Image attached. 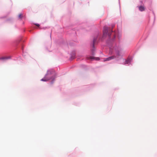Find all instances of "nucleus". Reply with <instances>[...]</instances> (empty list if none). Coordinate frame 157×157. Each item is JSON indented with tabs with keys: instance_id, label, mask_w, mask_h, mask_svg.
I'll return each instance as SVG.
<instances>
[{
	"instance_id": "9d476101",
	"label": "nucleus",
	"mask_w": 157,
	"mask_h": 157,
	"mask_svg": "<svg viewBox=\"0 0 157 157\" xmlns=\"http://www.w3.org/2000/svg\"><path fill=\"white\" fill-rule=\"evenodd\" d=\"M36 25V26H38V27H39V26H40V25L39 24H35Z\"/></svg>"
},
{
	"instance_id": "f257e3e1",
	"label": "nucleus",
	"mask_w": 157,
	"mask_h": 157,
	"mask_svg": "<svg viewBox=\"0 0 157 157\" xmlns=\"http://www.w3.org/2000/svg\"><path fill=\"white\" fill-rule=\"evenodd\" d=\"M55 78L54 73L50 71H48L45 77L41 79V81H47L51 79H54Z\"/></svg>"
},
{
	"instance_id": "20e7f679",
	"label": "nucleus",
	"mask_w": 157,
	"mask_h": 157,
	"mask_svg": "<svg viewBox=\"0 0 157 157\" xmlns=\"http://www.w3.org/2000/svg\"><path fill=\"white\" fill-rule=\"evenodd\" d=\"M115 56H116V58H119L121 56V52L118 50H115Z\"/></svg>"
},
{
	"instance_id": "7ed1b4c3",
	"label": "nucleus",
	"mask_w": 157,
	"mask_h": 157,
	"mask_svg": "<svg viewBox=\"0 0 157 157\" xmlns=\"http://www.w3.org/2000/svg\"><path fill=\"white\" fill-rule=\"evenodd\" d=\"M116 58V56H110L109 57L104 59L103 61L104 62L108 61L110 60L111 59H113Z\"/></svg>"
},
{
	"instance_id": "1a4fd4ad",
	"label": "nucleus",
	"mask_w": 157,
	"mask_h": 157,
	"mask_svg": "<svg viewBox=\"0 0 157 157\" xmlns=\"http://www.w3.org/2000/svg\"><path fill=\"white\" fill-rule=\"evenodd\" d=\"M18 17L20 18H21L22 17V15L21 14H20L18 15Z\"/></svg>"
},
{
	"instance_id": "f03ea898",
	"label": "nucleus",
	"mask_w": 157,
	"mask_h": 157,
	"mask_svg": "<svg viewBox=\"0 0 157 157\" xmlns=\"http://www.w3.org/2000/svg\"><path fill=\"white\" fill-rule=\"evenodd\" d=\"M112 32V31H110V30L109 29L108 27L105 26L103 30V34L104 36H106L108 35L109 36L111 35L110 33Z\"/></svg>"
},
{
	"instance_id": "0eeeda50",
	"label": "nucleus",
	"mask_w": 157,
	"mask_h": 157,
	"mask_svg": "<svg viewBox=\"0 0 157 157\" xmlns=\"http://www.w3.org/2000/svg\"><path fill=\"white\" fill-rule=\"evenodd\" d=\"M139 10L141 11H142L145 10V8L144 6H140L139 7Z\"/></svg>"
},
{
	"instance_id": "39448f33",
	"label": "nucleus",
	"mask_w": 157,
	"mask_h": 157,
	"mask_svg": "<svg viewBox=\"0 0 157 157\" xmlns=\"http://www.w3.org/2000/svg\"><path fill=\"white\" fill-rule=\"evenodd\" d=\"M96 38H94V40H93V49H92L91 50V52H92V55H94V50H95V49H94V44L95 43V42H96Z\"/></svg>"
},
{
	"instance_id": "6e6552de",
	"label": "nucleus",
	"mask_w": 157,
	"mask_h": 157,
	"mask_svg": "<svg viewBox=\"0 0 157 157\" xmlns=\"http://www.w3.org/2000/svg\"><path fill=\"white\" fill-rule=\"evenodd\" d=\"M130 62V59H128L125 61V63L128 64Z\"/></svg>"
},
{
	"instance_id": "423d86ee",
	"label": "nucleus",
	"mask_w": 157,
	"mask_h": 157,
	"mask_svg": "<svg viewBox=\"0 0 157 157\" xmlns=\"http://www.w3.org/2000/svg\"><path fill=\"white\" fill-rule=\"evenodd\" d=\"M87 59H95L97 60H99V58L98 57H95L93 56H90L89 57H88L87 58Z\"/></svg>"
}]
</instances>
